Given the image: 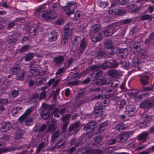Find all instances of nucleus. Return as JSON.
Instances as JSON below:
<instances>
[{
	"mask_svg": "<svg viewBox=\"0 0 154 154\" xmlns=\"http://www.w3.org/2000/svg\"><path fill=\"white\" fill-rule=\"evenodd\" d=\"M119 28L116 23H112L107 26V27L103 31L104 35L107 37L111 36L116 32Z\"/></svg>",
	"mask_w": 154,
	"mask_h": 154,
	"instance_id": "obj_1",
	"label": "nucleus"
},
{
	"mask_svg": "<svg viewBox=\"0 0 154 154\" xmlns=\"http://www.w3.org/2000/svg\"><path fill=\"white\" fill-rule=\"evenodd\" d=\"M12 74H15L17 75V79L18 80H22L25 76V71L19 67H14L11 70Z\"/></svg>",
	"mask_w": 154,
	"mask_h": 154,
	"instance_id": "obj_2",
	"label": "nucleus"
},
{
	"mask_svg": "<svg viewBox=\"0 0 154 154\" xmlns=\"http://www.w3.org/2000/svg\"><path fill=\"white\" fill-rule=\"evenodd\" d=\"M102 64L104 69L116 68L118 66V63L112 60H105Z\"/></svg>",
	"mask_w": 154,
	"mask_h": 154,
	"instance_id": "obj_3",
	"label": "nucleus"
},
{
	"mask_svg": "<svg viewBox=\"0 0 154 154\" xmlns=\"http://www.w3.org/2000/svg\"><path fill=\"white\" fill-rule=\"evenodd\" d=\"M76 5L75 3H69L63 8V9L66 12V14L69 16L73 13L74 10L76 8Z\"/></svg>",
	"mask_w": 154,
	"mask_h": 154,
	"instance_id": "obj_4",
	"label": "nucleus"
},
{
	"mask_svg": "<svg viewBox=\"0 0 154 154\" xmlns=\"http://www.w3.org/2000/svg\"><path fill=\"white\" fill-rule=\"evenodd\" d=\"M140 43L138 42H134L130 44L131 51L132 53L137 54L140 53L141 51V48L140 46Z\"/></svg>",
	"mask_w": 154,
	"mask_h": 154,
	"instance_id": "obj_5",
	"label": "nucleus"
},
{
	"mask_svg": "<svg viewBox=\"0 0 154 154\" xmlns=\"http://www.w3.org/2000/svg\"><path fill=\"white\" fill-rule=\"evenodd\" d=\"M154 106V99L151 98L147 100L140 103V108H150Z\"/></svg>",
	"mask_w": 154,
	"mask_h": 154,
	"instance_id": "obj_6",
	"label": "nucleus"
},
{
	"mask_svg": "<svg viewBox=\"0 0 154 154\" xmlns=\"http://www.w3.org/2000/svg\"><path fill=\"white\" fill-rule=\"evenodd\" d=\"M80 126L79 122H76L70 125L68 129L69 134H72L77 133L79 129L78 128Z\"/></svg>",
	"mask_w": 154,
	"mask_h": 154,
	"instance_id": "obj_7",
	"label": "nucleus"
},
{
	"mask_svg": "<svg viewBox=\"0 0 154 154\" xmlns=\"http://www.w3.org/2000/svg\"><path fill=\"white\" fill-rule=\"evenodd\" d=\"M97 125V123L95 121H90L83 128V129L87 132L91 131L95 129Z\"/></svg>",
	"mask_w": 154,
	"mask_h": 154,
	"instance_id": "obj_8",
	"label": "nucleus"
},
{
	"mask_svg": "<svg viewBox=\"0 0 154 154\" xmlns=\"http://www.w3.org/2000/svg\"><path fill=\"white\" fill-rule=\"evenodd\" d=\"M57 16V14L54 12L45 11L42 14V17L44 19L52 20L56 18Z\"/></svg>",
	"mask_w": 154,
	"mask_h": 154,
	"instance_id": "obj_9",
	"label": "nucleus"
},
{
	"mask_svg": "<svg viewBox=\"0 0 154 154\" xmlns=\"http://www.w3.org/2000/svg\"><path fill=\"white\" fill-rule=\"evenodd\" d=\"M125 113L128 116H134L135 113L136 108L134 105H129L126 107Z\"/></svg>",
	"mask_w": 154,
	"mask_h": 154,
	"instance_id": "obj_10",
	"label": "nucleus"
},
{
	"mask_svg": "<svg viewBox=\"0 0 154 154\" xmlns=\"http://www.w3.org/2000/svg\"><path fill=\"white\" fill-rule=\"evenodd\" d=\"M128 133L119 134L116 137L117 141L121 143L125 142L129 138Z\"/></svg>",
	"mask_w": 154,
	"mask_h": 154,
	"instance_id": "obj_11",
	"label": "nucleus"
},
{
	"mask_svg": "<svg viewBox=\"0 0 154 154\" xmlns=\"http://www.w3.org/2000/svg\"><path fill=\"white\" fill-rule=\"evenodd\" d=\"M101 153V150L98 149L88 148L84 149L82 151V154H100Z\"/></svg>",
	"mask_w": 154,
	"mask_h": 154,
	"instance_id": "obj_12",
	"label": "nucleus"
},
{
	"mask_svg": "<svg viewBox=\"0 0 154 154\" xmlns=\"http://www.w3.org/2000/svg\"><path fill=\"white\" fill-rule=\"evenodd\" d=\"M116 54L118 56L121 57V58H125L128 55V51L127 48H117Z\"/></svg>",
	"mask_w": 154,
	"mask_h": 154,
	"instance_id": "obj_13",
	"label": "nucleus"
},
{
	"mask_svg": "<svg viewBox=\"0 0 154 154\" xmlns=\"http://www.w3.org/2000/svg\"><path fill=\"white\" fill-rule=\"evenodd\" d=\"M94 55L98 59H102L105 58L106 53L101 49L98 48L96 50Z\"/></svg>",
	"mask_w": 154,
	"mask_h": 154,
	"instance_id": "obj_14",
	"label": "nucleus"
},
{
	"mask_svg": "<svg viewBox=\"0 0 154 154\" xmlns=\"http://www.w3.org/2000/svg\"><path fill=\"white\" fill-rule=\"evenodd\" d=\"M0 130L2 132H5L12 128L11 124L9 122H3L1 124Z\"/></svg>",
	"mask_w": 154,
	"mask_h": 154,
	"instance_id": "obj_15",
	"label": "nucleus"
},
{
	"mask_svg": "<svg viewBox=\"0 0 154 154\" xmlns=\"http://www.w3.org/2000/svg\"><path fill=\"white\" fill-rule=\"evenodd\" d=\"M32 112V109L31 108L28 109L19 118V120L21 123H22L23 120L27 118H28L29 116V114Z\"/></svg>",
	"mask_w": 154,
	"mask_h": 154,
	"instance_id": "obj_16",
	"label": "nucleus"
},
{
	"mask_svg": "<svg viewBox=\"0 0 154 154\" xmlns=\"http://www.w3.org/2000/svg\"><path fill=\"white\" fill-rule=\"evenodd\" d=\"M80 42L81 43L79 50L80 53L82 54L86 48L87 40L85 38H83L81 40Z\"/></svg>",
	"mask_w": 154,
	"mask_h": 154,
	"instance_id": "obj_17",
	"label": "nucleus"
},
{
	"mask_svg": "<svg viewBox=\"0 0 154 154\" xmlns=\"http://www.w3.org/2000/svg\"><path fill=\"white\" fill-rule=\"evenodd\" d=\"M109 76L111 78H116L119 76L120 72L116 70H109L107 72Z\"/></svg>",
	"mask_w": 154,
	"mask_h": 154,
	"instance_id": "obj_18",
	"label": "nucleus"
},
{
	"mask_svg": "<svg viewBox=\"0 0 154 154\" xmlns=\"http://www.w3.org/2000/svg\"><path fill=\"white\" fill-rule=\"evenodd\" d=\"M108 124L107 122H103L99 125L97 133H100L104 131L106 128L108 126Z\"/></svg>",
	"mask_w": 154,
	"mask_h": 154,
	"instance_id": "obj_19",
	"label": "nucleus"
},
{
	"mask_svg": "<svg viewBox=\"0 0 154 154\" xmlns=\"http://www.w3.org/2000/svg\"><path fill=\"white\" fill-rule=\"evenodd\" d=\"M64 60V57L63 56H60L54 57L53 59V62L55 63V65L58 66L62 63Z\"/></svg>",
	"mask_w": 154,
	"mask_h": 154,
	"instance_id": "obj_20",
	"label": "nucleus"
},
{
	"mask_svg": "<svg viewBox=\"0 0 154 154\" xmlns=\"http://www.w3.org/2000/svg\"><path fill=\"white\" fill-rule=\"evenodd\" d=\"M149 76L147 75H144L141 76L140 81L142 85L144 86L149 85Z\"/></svg>",
	"mask_w": 154,
	"mask_h": 154,
	"instance_id": "obj_21",
	"label": "nucleus"
},
{
	"mask_svg": "<svg viewBox=\"0 0 154 154\" xmlns=\"http://www.w3.org/2000/svg\"><path fill=\"white\" fill-rule=\"evenodd\" d=\"M103 107L99 105L96 106L94 110V113L98 116H101L103 114Z\"/></svg>",
	"mask_w": 154,
	"mask_h": 154,
	"instance_id": "obj_22",
	"label": "nucleus"
},
{
	"mask_svg": "<svg viewBox=\"0 0 154 154\" xmlns=\"http://www.w3.org/2000/svg\"><path fill=\"white\" fill-rule=\"evenodd\" d=\"M51 36L49 38L48 41L51 42L57 40L58 36V33L55 31H53L51 32Z\"/></svg>",
	"mask_w": 154,
	"mask_h": 154,
	"instance_id": "obj_23",
	"label": "nucleus"
},
{
	"mask_svg": "<svg viewBox=\"0 0 154 154\" xmlns=\"http://www.w3.org/2000/svg\"><path fill=\"white\" fill-rule=\"evenodd\" d=\"M102 38V35L100 33H98L96 35L93 36L91 38L92 42L95 43L100 41Z\"/></svg>",
	"mask_w": 154,
	"mask_h": 154,
	"instance_id": "obj_24",
	"label": "nucleus"
},
{
	"mask_svg": "<svg viewBox=\"0 0 154 154\" xmlns=\"http://www.w3.org/2000/svg\"><path fill=\"white\" fill-rule=\"evenodd\" d=\"M103 71L100 70L97 71L96 72H93L91 74V78L95 79L103 75Z\"/></svg>",
	"mask_w": 154,
	"mask_h": 154,
	"instance_id": "obj_25",
	"label": "nucleus"
},
{
	"mask_svg": "<svg viewBox=\"0 0 154 154\" xmlns=\"http://www.w3.org/2000/svg\"><path fill=\"white\" fill-rule=\"evenodd\" d=\"M8 100L7 99H1L0 100V111H3L5 109V105L8 104Z\"/></svg>",
	"mask_w": 154,
	"mask_h": 154,
	"instance_id": "obj_26",
	"label": "nucleus"
},
{
	"mask_svg": "<svg viewBox=\"0 0 154 154\" xmlns=\"http://www.w3.org/2000/svg\"><path fill=\"white\" fill-rule=\"evenodd\" d=\"M149 133L147 132H143L139 135L138 139L139 140H142L144 141H145Z\"/></svg>",
	"mask_w": 154,
	"mask_h": 154,
	"instance_id": "obj_27",
	"label": "nucleus"
},
{
	"mask_svg": "<svg viewBox=\"0 0 154 154\" xmlns=\"http://www.w3.org/2000/svg\"><path fill=\"white\" fill-rule=\"evenodd\" d=\"M57 122L56 121H54L52 122V123L49 126L48 131L53 132L56 130L57 127Z\"/></svg>",
	"mask_w": 154,
	"mask_h": 154,
	"instance_id": "obj_28",
	"label": "nucleus"
},
{
	"mask_svg": "<svg viewBox=\"0 0 154 154\" xmlns=\"http://www.w3.org/2000/svg\"><path fill=\"white\" fill-rule=\"evenodd\" d=\"M104 69L102 63L97 65H93L91 67V70L94 71H97L99 70V69Z\"/></svg>",
	"mask_w": 154,
	"mask_h": 154,
	"instance_id": "obj_29",
	"label": "nucleus"
},
{
	"mask_svg": "<svg viewBox=\"0 0 154 154\" xmlns=\"http://www.w3.org/2000/svg\"><path fill=\"white\" fill-rule=\"evenodd\" d=\"M100 29V26L99 24L94 25L91 29V33H96Z\"/></svg>",
	"mask_w": 154,
	"mask_h": 154,
	"instance_id": "obj_30",
	"label": "nucleus"
},
{
	"mask_svg": "<svg viewBox=\"0 0 154 154\" xmlns=\"http://www.w3.org/2000/svg\"><path fill=\"white\" fill-rule=\"evenodd\" d=\"M71 117V115L70 114H67L65 116H63L62 117L61 119L63 121L65 122V124H68L69 122V120Z\"/></svg>",
	"mask_w": 154,
	"mask_h": 154,
	"instance_id": "obj_31",
	"label": "nucleus"
},
{
	"mask_svg": "<svg viewBox=\"0 0 154 154\" xmlns=\"http://www.w3.org/2000/svg\"><path fill=\"white\" fill-rule=\"evenodd\" d=\"M63 30L64 32V36L68 37V36L71 35L72 34V31L67 26H66L64 27Z\"/></svg>",
	"mask_w": 154,
	"mask_h": 154,
	"instance_id": "obj_32",
	"label": "nucleus"
},
{
	"mask_svg": "<svg viewBox=\"0 0 154 154\" xmlns=\"http://www.w3.org/2000/svg\"><path fill=\"white\" fill-rule=\"evenodd\" d=\"M50 111H51L47 110L42 111L40 113L42 118L45 119H47L49 116Z\"/></svg>",
	"mask_w": 154,
	"mask_h": 154,
	"instance_id": "obj_33",
	"label": "nucleus"
},
{
	"mask_svg": "<svg viewBox=\"0 0 154 154\" xmlns=\"http://www.w3.org/2000/svg\"><path fill=\"white\" fill-rule=\"evenodd\" d=\"M53 106H49L45 103H44L42 104V111L45 110L51 111L53 109Z\"/></svg>",
	"mask_w": 154,
	"mask_h": 154,
	"instance_id": "obj_34",
	"label": "nucleus"
},
{
	"mask_svg": "<svg viewBox=\"0 0 154 154\" xmlns=\"http://www.w3.org/2000/svg\"><path fill=\"white\" fill-rule=\"evenodd\" d=\"M100 79L101 85H109L111 83V80L109 78H106Z\"/></svg>",
	"mask_w": 154,
	"mask_h": 154,
	"instance_id": "obj_35",
	"label": "nucleus"
},
{
	"mask_svg": "<svg viewBox=\"0 0 154 154\" xmlns=\"http://www.w3.org/2000/svg\"><path fill=\"white\" fill-rule=\"evenodd\" d=\"M60 133V132L58 131H57L54 133L52 136V141L53 142H55L56 140V139L58 138Z\"/></svg>",
	"mask_w": 154,
	"mask_h": 154,
	"instance_id": "obj_36",
	"label": "nucleus"
},
{
	"mask_svg": "<svg viewBox=\"0 0 154 154\" xmlns=\"http://www.w3.org/2000/svg\"><path fill=\"white\" fill-rule=\"evenodd\" d=\"M125 128V125L121 122L119 123L116 125V130L120 132H121L122 130H123Z\"/></svg>",
	"mask_w": 154,
	"mask_h": 154,
	"instance_id": "obj_37",
	"label": "nucleus"
},
{
	"mask_svg": "<svg viewBox=\"0 0 154 154\" xmlns=\"http://www.w3.org/2000/svg\"><path fill=\"white\" fill-rule=\"evenodd\" d=\"M152 116L146 114H144L142 116L141 118L144 121L147 122H149V121L152 119Z\"/></svg>",
	"mask_w": 154,
	"mask_h": 154,
	"instance_id": "obj_38",
	"label": "nucleus"
},
{
	"mask_svg": "<svg viewBox=\"0 0 154 154\" xmlns=\"http://www.w3.org/2000/svg\"><path fill=\"white\" fill-rule=\"evenodd\" d=\"M80 41L81 39L80 37L77 36H74L72 38L71 42L74 45H77L79 44V41Z\"/></svg>",
	"mask_w": 154,
	"mask_h": 154,
	"instance_id": "obj_39",
	"label": "nucleus"
},
{
	"mask_svg": "<svg viewBox=\"0 0 154 154\" xmlns=\"http://www.w3.org/2000/svg\"><path fill=\"white\" fill-rule=\"evenodd\" d=\"M104 45L105 48L109 49H111L113 47L112 42L111 40L106 41L105 42Z\"/></svg>",
	"mask_w": 154,
	"mask_h": 154,
	"instance_id": "obj_40",
	"label": "nucleus"
},
{
	"mask_svg": "<svg viewBox=\"0 0 154 154\" xmlns=\"http://www.w3.org/2000/svg\"><path fill=\"white\" fill-rule=\"evenodd\" d=\"M24 133L23 130H18L16 133L15 138L16 140H18L21 138Z\"/></svg>",
	"mask_w": 154,
	"mask_h": 154,
	"instance_id": "obj_41",
	"label": "nucleus"
},
{
	"mask_svg": "<svg viewBox=\"0 0 154 154\" xmlns=\"http://www.w3.org/2000/svg\"><path fill=\"white\" fill-rule=\"evenodd\" d=\"M152 15L149 14H145L142 16L141 18V20H148L149 21H151L152 18Z\"/></svg>",
	"mask_w": 154,
	"mask_h": 154,
	"instance_id": "obj_42",
	"label": "nucleus"
},
{
	"mask_svg": "<svg viewBox=\"0 0 154 154\" xmlns=\"http://www.w3.org/2000/svg\"><path fill=\"white\" fill-rule=\"evenodd\" d=\"M23 146H16L12 147L6 149H5L7 150V151H12L15 150H19Z\"/></svg>",
	"mask_w": 154,
	"mask_h": 154,
	"instance_id": "obj_43",
	"label": "nucleus"
},
{
	"mask_svg": "<svg viewBox=\"0 0 154 154\" xmlns=\"http://www.w3.org/2000/svg\"><path fill=\"white\" fill-rule=\"evenodd\" d=\"M149 122H147L144 121L143 122H141L139 123V126L141 128H144L146 127L149 126Z\"/></svg>",
	"mask_w": 154,
	"mask_h": 154,
	"instance_id": "obj_44",
	"label": "nucleus"
},
{
	"mask_svg": "<svg viewBox=\"0 0 154 154\" xmlns=\"http://www.w3.org/2000/svg\"><path fill=\"white\" fill-rule=\"evenodd\" d=\"M114 90L113 88L110 89L107 91L106 94L109 97H112L114 96Z\"/></svg>",
	"mask_w": 154,
	"mask_h": 154,
	"instance_id": "obj_45",
	"label": "nucleus"
},
{
	"mask_svg": "<svg viewBox=\"0 0 154 154\" xmlns=\"http://www.w3.org/2000/svg\"><path fill=\"white\" fill-rule=\"evenodd\" d=\"M35 83L37 85H41L45 83V79L42 78L37 79L35 80Z\"/></svg>",
	"mask_w": 154,
	"mask_h": 154,
	"instance_id": "obj_46",
	"label": "nucleus"
},
{
	"mask_svg": "<svg viewBox=\"0 0 154 154\" xmlns=\"http://www.w3.org/2000/svg\"><path fill=\"white\" fill-rule=\"evenodd\" d=\"M30 45H25L22 46L21 48L20 49L19 51L20 52H23L27 51L30 48Z\"/></svg>",
	"mask_w": 154,
	"mask_h": 154,
	"instance_id": "obj_47",
	"label": "nucleus"
},
{
	"mask_svg": "<svg viewBox=\"0 0 154 154\" xmlns=\"http://www.w3.org/2000/svg\"><path fill=\"white\" fill-rule=\"evenodd\" d=\"M34 56L33 53H30L27 54L25 57V60L26 61L32 60Z\"/></svg>",
	"mask_w": 154,
	"mask_h": 154,
	"instance_id": "obj_48",
	"label": "nucleus"
},
{
	"mask_svg": "<svg viewBox=\"0 0 154 154\" xmlns=\"http://www.w3.org/2000/svg\"><path fill=\"white\" fill-rule=\"evenodd\" d=\"M139 64V60L138 58H134L133 59L132 63V66L133 67H138Z\"/></svg>",
	"mask_w": 154,
	"mask_h": 154,
	"instance_id": "obj_49",
	"label": "nucleus"
},
{
	"mask_svg": "<svg viewBox=\"0 0 154 154\" xmlns=\"http://www.w3.org/2000/svg\"><path fill=\"white\" fill-rule=\"evenodd\" d=\"M45 145V144L44 142H42L40 143L37 148L36 152L37 153H39L42 149L44 147Z\"/></svg>",
	"mask_w": 154,
	"mask_h": 154,
	"instance_id": "obj_50",
	"label": "nucleus"
},
{
	"mask_svg": "<svg viewBox=\"0 0 154 154\" xmlns=\"http://www.w3.org/2000/svg\"><path fill=\"white\" fill-rule=\"evenodd\" d=\"M30 73L34 76H36L39 75V71L35 68H32L30 70Z\"/></svg>",
	"mask_w": 154,
	"mask_h": 154,
	"instance_id": "obj_51",
	"label": "nucleus"
},
{
	"mask_svg": "<svg viewBox=\"0 0 154 154\" xmlns=\"http://www.w3.org/2000/svg\"><path fill=\"white\" fill-rule=\"evenodd\" d=\"M7 42L9 43H14L16 41V38H14L12 36L8 37L6 39Z\"/></svg>",
	"mask_w": 154,
	"mask_h": 154,
	"instance_id": "obj_52",
	"label": "nucleus"
},
{
	"mask_svg": "<svg viewBox=\"0 0 154 154\" xmlns=\"http://www.w3.org/2000/svg\"><path fill=\"white\" fill-rule=\"evenodd\" d=\"M119 106L121 108H122L123 107L126 105V103L125 100L124 99H121L119 101Z\"/></svg>",
	"mask_w": 154,
	"mask_h": 154,
	"instance_id": "obj_53",
	"label": "nucleus"
},
{
	"mask_svg": "<svg viewBox=\"0 0 154 154\" xmlns=\"http://www.w3.org/2000/svg\"><path fill=\"white\" fill-rule=\"evenodd\" d=\"M19 94V93L17 91L14 90L11 91V93L10 95V96L11 97H15Z\"/></svg>",
	"mask_w": 154,
	"mask_h": 154,
	"instance_id": "obj_54",
	"label": "nucleus"
},
{
	"mask_svg": "<svg viewBox=\"0 0 154 154\" xmlns=\"http://www.w3.org/2000/svg\"><path fill=\"white\" fill-rule=\"evenodd\" d=\"M47 93L45 91H44L41 92L39 95V100H41L45 98Z\"/></svg>",
	"mask_w": 154,
	"mask_h": 154,
	"instance_id": "obj_55",
	"label": "nucleus"
},
{
	"mask_svg": "<svg viewBox=\"0 0 154 154\" xmlns=\"http://www.w3.org/2000/svg\"><path fill=\"white\" fill-rule=\"evenodd\" d=\"M23 120H25V123L26 125H30V124L32 122V119L28 117V118L24 119Z\"/></svg>",
	"mask_w": 154,
	"mask_h": 154,
	"instance_id": "obj_56",
	"label": "nucleus"
},
{
	"mask_svg": "<svg viewBox=\"0 0 154 154\" xmlns=\"http://www.w3.org/2000/svg\"><path fill=\"white\" fill-rule=\"evenodd\" d=\"M68 37L66 36H63L62 37V40L61 41V43L63 45H65L68 43Z\"/></svg>",
	"mask_w": 154,
	"mask_h": 154,
	"instance_id": "obj_57",
	"label": "nucleus"
},
{
	"mask_svg": "<svg viewBox=\"0 0 154 154\" xmlns=\"http://www.w3.org/2000/svg\"><path fill=\"white\" fill-rule=\"evenodd\" d=\"M115 52L113 50H111L110 52H108V53H106V58H111L114 54Z\"/></svg>",
	"mask_w": 154,
	"mask_h": 154,
	"instance_id": "obj_58",
	"label": "nucleus"
},
{
	"mask_svg": "<svg viewBox=\"0 0 154 154\" xmlns=\"http://www.w3.org/2000/svg\"><path fill=\"white\" fill-rule=\"evenodd\" d=\"M114 150V148L112 147H108L106 148L105 151L106 152L112 154L113 151Z\"/></svg>",
	"mask_w": 154,
	"mask_h": 154,
	"instance_id": "obj_59",
	"label": "nucleus"
},
{
	"mask_svg": "<svg viewBox=\"0 0 154 154\" xmlns=\"http://www.w3.org/2000/svg\"><path fill=\"white\" fill-rule=\"evenodd\" d=\"M120 5H124L128 3L129 0H117Z\"/></svg>",
	"mask_w": 154,
	"mask_h": 154,
	"instance_id": "obj_60",
	"label": "nucleus"
},
{
	"mask_svg": "<svg viewBox=\"0 0 154 154\" xmlns=\"http://www.w3.org/2000/svg\"><path fill=\"white\" fill-rule=\"evenodd\" d=\"M100 80V79H97L96 80L92 82V83L94 85L101 86Z\"/></svg>",
	"mask_w": 154,
	"mask_h": 154,
	"instance_id": "obj_61",
	"label": "nucleus"
},
{
	"mask_svg": "<svg viewBox=\"0 0 154 154\" xmlns=\"http://www.w3.org/2000/svg\"><path fill=\"white\" fill-rule=\"evenodd\" d=\"M60 91V89L58 88L53 93V99L54 100H55L57 96L58 95L59 91Z\"/></svg>",
	"mask_w": 154,
	"mask_h": 154,
	"instance_id": "obj_62",
	"label": "nucleus"
},
{
	"mask_svg": "<svg viewBox=\"0 0 154 154\" xmlns=\"http://www.w3.org/2000/svg\"><path fill=\"white\" fill-rule=\"evenodd\" d=\"M79 83V81H75L73 82H70L67 83L68 85H71L72 86H75L78 84Z\"/></svg>",
	"mask_w": 154,
	"mask_h": 154,
	"instance_id": "obj_63",
	"label": "nucleus"
},
{
	"mask_svg": "<svg viewBox=\"0 0 154 154\" xmlns=\"http://www.w3.org/2000/svg\"><path fill=\"white\" fill-rule=\"evenodd\" d=\"M102 140V137L100 136H98L94 138V140L97 143L100 142Z\"/></svg>",
	"mask_w": 154,
	"mask_h": 154,
	"instance_id": "obj_64",
	"label": "nucleus"
}]
</instances>
